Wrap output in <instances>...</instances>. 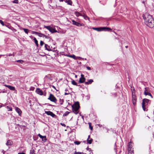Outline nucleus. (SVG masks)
<instances>
[{
  "label": "nucleus",
  "mask_w": 154,
  "mask_h": 154,
  "mask_svg": "<svg viewBox=\"0 0 154 154\" xmlns=\"http://www.w3.org/2000/svg\"><path fill=\"white\" fill-rule=\"evenodd\" d=\"M151 101L148 99L144 98L142 100V107L144 111H147L146 108L148 104H150Z\"/></svg>",
  "instance_id": "obj_1"
},
{
  "label": "nucleus",
  "mask_w": 154,
  "mask_h": 154,
  "mask_svg": "<svg viewBox=\"0 0 154 154\" xmlns=\"http://www.w3.org/2000/svg\"><path fill=\"white\" fill-rule=\"evenodd\" d=\"M80 107L79 103L78 102H76L72 106L73 112L75 114L78 113V110Z\"/></svg>",
  "instance_id": "obj_2"
},
{
  "label": "nucleus",
  "mask_w": 154,
  "mask_h": 154,
  "mask_svg": "<svg viewBox=\"0 0 154 154\" xmlns=\"http://www.w3.org/2000/svg\"><path fill=\"white\" fill-rule=\"evenodd\" d=\"M92 29L94 30H97L98 31H112V29L108 27H93Z\"/></svg>",
  "instance_id": "obj_3"
},
{
  "label": "nucleus",
  "mask_w": 154,
  "mask_h": 154,
  "mask_svg": "<svg viewBox=\"0 0 154 154\" xmlns=\"http://www.w3.org/2000/svg\"><path fill=\"white\" fill-rule=\"evenodd\" d=\"M145 24L150 28H153L154 26V20L152 18L150 17V20L145 23Z\"/></svg>",
  "instance_id": "obj_4"
},
{
  "label": "nucleus",
  "mask_w": 154,
  "mask_h": 154,
  "mask_svg": "<svg viewBox=\"0 0 154 154\" xmlns=\"http://www.w3.org/2000/svg\"><path fill=\"white\" fill-rule=\"evenodd\" d=\"M143 17L145 23L150 20V17L152 18L151 15L148 13H145L143 15Z\"/></svg>",
  "instance_id": "obj_5"
},
{
  "label": "nucleus",
  "mask_w": 154,
  "mask_h": 154,
  "mask_svg": "<svg viewBox=\"0 0 154 154\" xmlns=\"http://www.w3.org/2000/svg\"><path fill=\"white\" fill-rule=\"evenodd\" d=\"M48 99L55 103H56L57 101V100L56 97L51 94H50L49 97Z\"/></svg>",
  "instance_id": "obj_6"
},
{
  "label": "nucleus",
  "mask_w": 154,
  "mask_h": 154,
  "mask_svg": "<svg viewBox=\"0 0 154 154\" xmlns=\"http://www.w3.org/2000/svg\"><path fill=\"white\" fill-rule=\"evenodd\" d=\"M44 27L47 29L52 33L57 32V31L55 29L49 26H45Z\"/></svg>",
  "instance_id": "obj_7"
},
{
  "label": "nucleus",
  "mask_w": 154,
  "mask_h": 154,
  "mask_svg": "<svg viewBox=\"0 0 154 154\" xmlns=\"http://www.w3.org/2000/svg\"><path fill=\"white\" fill-rule=\"evenodd\" d=\"M45 113L47 115L50 116L53 118H57V116L54 114L53 112L50 111H45Z\"/></svg>",
  "instance_id": "obj_8"
},
{
  "label": "nucleus",
  "mask_w": 154,
  "mask_h": 154,
  "mask_svg": "<svg viewBox=\"0 0 154 154\" xmlns=\"http://www.w3.org/2000/svg\"><path fill=\"white\" fill-rule=\"evenodd\" d=\"M136 97L135 95L133 94V92H132V102L134 106H135L136 104Z\"/></svg>",
  "instance_id": "obj_9"
},
{
  "label": "nucleus",
  "mask_w": 154,
  "mask_h": 154,
  "mask_svg": "<svg viewBox=\"0 0 154 154\" xmlns=\"http://www.w3.org/2000/svg\"><path fill=\"white\" fill-rule=\"evenodd\" d=\"M32 33L33 34H37L39 37H45L46 38H47V36L45 35L44 34L40 33H39V32H36L32 31Z\"/></svg>",
  "instance_id": "obj_10"
},
{
  "label": "nucleus",
  "mask_w": 154,
  "mask_h": 154,
  "mask_svg": "<svg viewBox=\"0 0 154 154\" xmlns=\"http://www.w3.org/2000/svg\"><path fill=\"white\" fill-rule=\"evenodd\" d=\"M36 92L37 94L41 95H43V91L42 90L39 88H36Z\"/></svg>",
  "instance_id": "obj_11"
},
{
  "label": "nucleus",
  "mask_w": 154,
  "mask_h": 154,
  "mask_svg": "<svg viewBox=\"0 0 154 154\" xmlns=\"http://www.w3.org/2000/svg\"><path fill=\"white\" fill-rule=\"evenodd\" d=\"M72 24L73 25H76L77 26H82V24L80 23L77 22H76L74 20H72Z\"/></svg>",
  "instance_id": "obj_12"
},
{
  "label": "nucleus",
  "mask_w": 154,
  "mask_h": 154,
  "mask_svg": "<svg viewBox=\"0 0 154 154\" xmlns=\"http://www.w3.org/2000/svg\"><path fill=\"white\" fill-rule=\"evenodd\" d=\"M145 91L144 92V94L146 95V94H148V93H149L150 92V90L149 89V88L148 87H146L145 88Z\"/></svg>",
  "instance_id": "obj_13"
},
{
  "label": "nucleus",
  "mask_w": 154,
  "mask_h": 154,
  "mask_svg": "<svg viewBox=\"0 0 154 154\" xmlns=\"http://www.w3.org/2000/svg\"><path fill=\"white\" fill-rule=\"evenodd\" d=\"M15 110L17 112L19 115L20 116L22 113V111L19 108L17 107H15Z\"/></svg>",
  "instance_id": "obj_14"
},
{
  "label": "nucleus",
  "mask_w": 154,
  "mask_h": 154,
  "mask_svg": "<svg viewBox=\"0 0 154 154\" xmlns=\"http://www.w3.org/2000/svg\"><path fill=\"white\" fill-rule=\"evenodd\" d=\"M5 86L6 87H7L10 90H11L12 91H15V87H13V86H11L10 85H5Z\"/></svg>",
  "instance_id": "obj_15"
},
{
  "label": "nucleus",
  "mask_w": 154,
  "mask_h": 154,
  "mask_svg": "<svg viewBox=\"0 0 154 154\" xmlns=\"http://www.w3.org/2000/svg\"><path fill=\"white\" fill-rule=\"evenodd\" d=\"M13 144V142L11 140H8L7 142L6 143V144L7 146H11Z\"/></svg>",
  "instance_id": "obj_16"
},
{
  "label": "nucleus",
  "mask_w": 154,
  "mask_h": 154,
  "mask_svg": "<svg viewBox=\"0 0 154 154\" xmlns=\"http://www.w3.org/2000/svg\"><path fill=\"white\" fill-rule=\"evenodd\" d=\"M85 78H80L79 79V83H82L85 82Z\"/></svg>",
  "instance_id": "obj_17"
},
{
  "label": "nucleus",
  "mask_w": 154,
  "mask_h": 154,
  "mask_svg": "<svg viewBox=\"0 0 154 154\" xmlns=\"http://www.w3.org/2000/svg\"><path fill=\"white\" fill-rule=\"evenodd\" d=\"M69 57H71L75 59H76L78 58H81L80 57H76L75 55H70L69 56Z\"/></svg>",
  "instance_id": "obj_18"
},
{
  "label": "nucleus",
  "mask_w": 154,
  "mask_h": 154,
  "mask_svg": "<svg viewBox=\"0 0 154 154\" xmlns=\"http://www.w3.org/2000/svg\"><path fill=\"white\" fill-rule=\"evenodd\" d=\"M93 82V79H90L88 82H85V85H89L91 84Z\"/></svg>",
  "instance_id": "obj_19"
},
{
  "label": "nucleus",
  "mask_w": 154,
  "mask_h": 154,
  "mask_svg": "<svg viewBox=\"0 0 154 154\" xmlns=\"http://www.w3.org/2000/svg\"><path fill=\"white\" fill-rule=\"evenodd\" d=\"M45 49L49 51H50L52 50H51L50 49V47L46 44H45Z\"/></svg>",
  "instance_id": "obj_20"
},
{
  "label": "nucleus",
  "mask_w": 154,
  "mask_h": 154,
  "mask_svg": "<svg viewBox=\"0 0 154 154\" xmlns=\"http://www.w3.org/2000/svg\"><path fill=\"white\" fill-rule=\"evenodd\" d=\"M65 2L66 3H67V4L68 5H72V2L70 0H66V1H65Z\"/></svg>",
  "instance_id": "obj_21"
},
{
  "label": "nucleus",
  "mask_w": 154,
  "mask_h": 154,
  "mask_svg": "<svg viewBox=\"0 0 154 154\" xmlns=\"http://www.w3.org/2000/svg\"><path fill=\"white\" fill-rule=\"evenodd\" d=\"M131 142H130L128 144V151H131Z\"/></svg>",
  "instance_id": "obj_22"
},
{
  "label": "nucleus",
  "mask_w": 154,
  "mask_h": 154,
  "mask_svg": "<svg viewBox=\"0 0 154 154\" xmlns=\"http://www.w3.org/2000/svg\"><path fill=\"white\" fill-rule=\"evenodd\" d=\"M75 14L77 17L82 16V14H81L78 11L75 12Z\"/></svg>",
  "instance_id": "obj_23"
},
{
  "label": "nucleus",
  "mask_w": 154,
  "mask_h": 154,
  "mask_svg": "<svg viewBox=\"0 0 154 154\" xmlns=\"http://www.w3.org/2000/svg\"><path fill=\"white\" fill-rule=\"evenodd\" d=\"M87 140L88 143L89 144H91L92 143L93 139L92 138H91L90 139H87Z\"/></svg>",
  "instance_id": "obj_24"
},
{
  "label": "nucleus",
  "mask_w": 154,
  "mask_h": 154,
  "mask_svg": "<svg viewBox=\"0 0 154 154\" xmlns=\"http://www.w3.org/2000/svg\"><path fill=\"white\" fill-rule=\"evenodd\" d=\"M82 16L84 17V18L86 20H87V19H89V18L86 15H82Z\"/></svg>",
  "instance_id": "obj_25"
},
{
  "label": "nucleus",
  "mask_w": 154,
  "mask_h": 154,
  "mask_svg": "<svg viewBox=\"0 0 154 154\" xmlns=\"http://www.w3.org/2000/svg\"><path fill=\"white\" fill-rule=\"evenodd\" d=\"M47 140L46 137L45 136H44V137L42 138V140L44 142H45Z\"/></svg>",
  "instance_id": "obj_26"
},
{
  "label": "nucleus",
  "mask_w": 154,
  "mask_h": 154,
  "mask_svg": "<svg viewBox=\"0 0 154 154\" xmlns=\"http://www.w3.org/2000/svg\"><path fill=\"white\" fill-rule=\"evenodd\" d=\"M72 84L75 85H78L76 82L74 80H72L71 82Z\"/></svg>",
  "instance_id": "obj_27"
},
{
  "label": "nucleus",
  "mask_w": 154,
  "mask_h": 154,
  "mask_svg": "<svg viewBox=\"0 0 154 154\" xmlns=\"http://www.w3.org/2000/svg\"><path fill=\"white\" fill-rule=\"evenodd\" d=\"M33 40L34 41L35 43L36 44V46H38V41L35 38H34Z\"/></svg>",
  "instance_id": "obj_28"
},
{
  "label": "nucleus",
  "mask_w": 154,
  "mask_h": 154,
  "mask_svg": "<svg viewBox=\"0 0 154 154\" xmlns=\"http://www.w3.org/2000/svg\"><path fill=\"white\" fill-rule=\"evenodd\" d=\"M16 62L19 63H23L24 62V61L22 60H18L15 61Z\"/></svg>",
  "instance_id": "obj_29"
},
{
  "label": "nucleus",
  "mask_w": 154,
  "mask_h": 154,
  "mask_svg": "<svg viewBox=\"0 0 154 154\" xmlns=\"http://www.w3.org/2000/svg\"><path fill=\"white\" fill-rule=\"evenodd\" d=\"M30 154H35V151L34 149H32L30 150Z\"/></svg>",
  "instance_id": "obj_30"
},
{
  "label": "nucleus",
  "mask_w": 154,
  "mask_h": 154,
  "mask_svg": "<svg viewBox=\"0 0 154 154\" xmlns=\"http://www.w3.org/2000/svg\"><path fill=\"white\" fill-rule=\"evenodd\" d=\"M23 29L24 30L25 33L26 34H27L28 33L29 30L28 29L25 28H23Z\"/></svg>",
  "instance_id": "obj_31"
},
{
  "label": "nucleus",
  "mask_w": 154,
  "mask_h": 154,
  "mask_svg": "<svg viewBox=\"0 0 154 154\" xmlns=\"http://www.w3.org/2000/svg\"><path fill=\"white\" fill-rule=\"evenodd\" d=\"M70 112L68 111H66L63 114V116H67Z\"/></svg>",
  "instance_id": "obj_32"
},
{
  "label": "nucleus",
  "mask_w": 154,
  "mask_h": 154,
  "mask_svg": "<svg viewBox=\"0 0 154 154\" xmlns=\"http://www.w3.org/2000/svg\"><path fill=\"white\" fill-rule=\"evenodd\" d=\"M63 101L64 100L63 99H60L59 100L60 104V105L63 104Z\"/></svg>",
  "instance_id": "obj_33"
},
{
  "label": "nucleus",
  "mask_w": 154,
  "mask_h": 154,
  "mask_svg": "<svg viewBox=\"0 0 154 154\" xmlns=\"http://www.w3.org/2000/svg\"><path fill=\"white\" fill-rule=\"evenodd\" d=\"M81 143V142H79V141H75L74 142V143L75 144H76L77 145H78L79 144Z\"/></svg>",
  "instance_id": "obj_34"
},
{
  "label": "nucleus",
  "mask_w": 154,
  "mask_h": 154,
  "mask_svg": "<svg viewBox=\"0 0 154 154\" xmlns=\"http://www.w3.org/2000/svg\"><path fill=\"white\" fill-rule=\"evenodd\" d=\"M88 124L89 125V128L91 130H92L93 129V127L91 126V123L90 122L88 123Z\"/></svg>",
  "instance_id": "obj_35"
},
{
  "label": "nucleus",
  "mask_w": 154,
  "mask_h": 154,
  "mask_svg": "<svg viewBox=\"0 0 154 154\" xmlns=\"http://www.w3.org/2000/svg\"><path fill=\"white\" fill-rule=\"evenodd\" d=\"M18 0H14L13 1V3L17 4L18 3Z\"/></svg>",
  "instance_id": "obj_36"
},
{
  "label": "nucleus",
  "mask_w": 154,
  "mask_h": 154,
  "mask_svg": "<svg viewBox=\"0 0 154 154\" xmlns=\"http://www.w3.org/2000/svg\"><path fill=\"white\" fill-rule=\"evenodd\" d=\"M148 95L149 96L151 97L152 98H153V96H152L151 94L149 93H148V94H146V95Z\"/></svg>",
  "instance_id": "obj_37"
},
{
  "label": "nucleus",
  "mask_w": 154,
  "mask_h": 154,
  "mask_svg": "<svg viewBox=\"0 0 154 154\" xmlns=\"http://www.w3.org/2000/svg\"><path fill=\"white\" fill-rule=\"evenodd\" d=\"M82 153H83V152H75L74 153V154H82Z\"/></svg>",
  "instance_id": "obj_38"
},
{
  "label": "nucleus",
  "mask_w": 154,
  "mask_h": 154,
  "mask_svg": "<svg viewBox=\"0 0 154 154\" xmlns=\"http://www.w3.org/2000/svg\"><path fill=\"white\" fill-rule=\"evenodd\" d=\"M44 42H43L42 41H41L40 42V45L42 46L43 44H44Z\"/></svg>",
  "instance_id": "obj_39"
},
{
  "label": "nucleus",
  "mask_w": 154,
  "mask_h": 154,
  "mask_svg": "<svg viewBox=\"0 0 154 154\" xmlns=\"http://www.w3.org/2000/svg\"><path fill=\"white\" fill-rule=\"evenodd\" d=\"M38 136L41 139L42 138L44 137V136H42V135H41L40 134H38Z\"/></svg>",
  "instance_id": "obj_40"
},
{
  "label": "nucleus",
  "mask_w": 154,
  "mask_h": 154,
  "mask_svg": "<svg viewBox=\"0 0 154 154\" xmlns=\"http://www.w3.org/2000/svg\"><path fill=\"white\" fill-rule=\"evenodd\" d=\"M0 23H1V24L2 26H4V24L3 22L2 21V20H0Z\"/></svg>",
  "instance_id": "obj_41"
},
{
  "label": "nucleus",
  "mask_w": 154,
  "mask_h": 154,
  "mask_svg": "<svg viewBox=\"0 0 154 154\" xmlns=\"http://www.w3.org/2000/svg\"><path fill=\"white\" fill-rule=\"evenodd\" d=\"M133 150H131V151H128V154H134V152H133Z\"/></svg>",
  "instance_id": "obj_42"
},
{
  "label": "nucleus",
  "mask_w": 154,
  "mask_h": 154,
  "mask_svg": "<svg viewBox=\"0 0 154 154\" xmlns=\"http://www.w3.org/2000/svg\"><path fill=\"white\" fill-rule=\"evenodd\" d=\"M60 125L63 126H64V127L66 126V125L62 123H60Z\"/></svg>",
  "instance_id": "obj_43"
},
{
  "label": "nucleus",
  "mask_w": 154,
  "mask_h": 154,
  "mask_svg": "<svg viewBox=\"0 0 154 154\" xmlns=\"http://www.w3.org/2000/svg\"><path fill=\"white\" fill-rule=\"evenodd\" d=\"M87 69L88 70H91V68L89 66H87Z\"/></svg>",
  "instance_id": "obj_44"
},
{
  "label": "nucleus",
  "mask_w": 154,
  "mask_h": 154,
  "mask_svg": "<svg viewBox=\"0 0 154 154\" xmlns=\"http://www.w3.org/2000/svg\"><path fill=\"white\" fill-rule=\"evenodd\" d=\"M86 149L88 150H89V151L91 150V149L90 148H89L88 147Z\"/></svg>",
  "instance_id": "obj_45"
},
{
  "label": "nucleus",
  "mask_w": 154,
  "mask_h": 154,
  "mask_svg": "<svg viewBox=\"0 0 154 154\" xmlns=\"http://www.w3.org/2000/svg\"><path fill=\"white\" fill-rule=\"evenodd\" d=\"M132 92H133V93H135V90L134 88V89L132 91ZM135 95V94H134Z\"/></svg>",
  "instance_id": "obj_46"
},
{
  "label": "nucleus",
  "mask_w": 154,
  "mask_h": 154,
  "mask_svg": "<svg viewBox=\"0 0 154 154\" xmlns=\"http://www.w3.org/2000/svg\"><path fill=\"white\" fill-rule=\"evenodd\" d=\"M7 56H14L13 54H10L8 55H7Z\"/></svg>",
  "instance_id": "obj_47"
},
{
  "label": "nucleus",
  "mask_w": 154,
  "mask_h": 154,
  "mask_svg": "<svg viewBox=\"0 0 154 154\" xmlns=\"http://www.w3.org/2000/svg\"><path fill=\"white\" fill-rule=\"evenodd\" d=\"M81 78H84V75L82 74L81 75Z\"/></svg>",
  "instance_id": "obj_48"
},
{
  "label": "nucleus",
  "mask_w": 154,
  "mask_h": 154,
  "mask_svg": "<svg viewBox=\"0 0 154 154\" xmlns=\"http://www.w3.org/2000/svg\"><path fill=\"white\" fill-rule=\"evenodd\" d=\"M18 154H25V153L23 152H19L18 153Z\"/></svg>",
  "instance_id": "obj_49"
},
{
  "label": "nucleus",
  "mask_w": 154,
  "mask_h": 154,
  "mask_svg": "<svg viewBox=\"0 0 154 154\" xmlns=\"http://www.w3.org/2000/svg\"><path fill=\"white\" fill-rule=\"evenodd\" d=\"M69 94V93H67L66 92H65V93H64V95H68Z\"/></svg>",
  "instance_id": "obj_50"
},
{
  "label": "nucleus",
  "mask_w": 154,
  "mask_h": 154,
  "mask_svg": "<svg viewBox=\"0 0 154 154\" xmlns=\"http://www.w3.org/2000/svg\"><path fill=\"white\" fill-rule=\"evenodd\" d=\"M45 104H48L49 106H52V105L50 104H48V103L46 104V103Z\"/></svg>",
  "instance_id": "obj_51"
},
{
  "label": "nucleus",
  "mask_w": 154,
  "mask_h": 154,
  "mask_svg": "<svg viewBox=\"0 0 154 154\" xmlns=\"http://www.w3.org/2000/svg\"><path fill=\"white\" fill-rule=\"evenodd\" d=\"M12 108H9V111H12Z\"/></svg>",
  "instance_id": "obj_52"
},
{
  "label": "nucleus",
  "mask_w": 154,
  "mask_h": 154,
  "mask_svg": "<svg viewBox=\"0 0 154 154\" xmlns=\"http://www.w3.org/2000/svg\"><path fill=\"white\" fill-rule=\"evenodd\" d=\"M52 87H53L54 88V89H56V88H55V87L53 85V86H52Z\"/></svg>",
  "instance_id": "obj_53"
},
{
  "label": "nucleus",
  "mask_w": 154,
  "mask_h": 154,
  "mask_svg": "<svg viewBox=\"0 0 154 154\" xmlns=\"http://www.w3.org/2000/svg\"><path fill=\"white\" fill-rule=\"evenodd\" d=\"M91 138H90V135H89L88 136V139H90Z\"/></svg>",
  "instance_id": "obj_54"
},
{
  "label": "nucleus",
  "mask_w": 154,
  "mask_h": 154,
  "mask_svg": "<svg viewBox=\"0 0 154 154\" xmlns=\"http://www.w3.org/2000/svg\"><path fill=\"white\" fill-rule=\"evenodd\" d=\"M59 0L60 2H63V0Z\"/></svg>",
  "instance_id": "obj_55"
},
{
  "label": "nucleus",
  "mask_w": 154,
  "mask_h": 154,
  "mask_svg": "<svg viewBox=\"0 0 154 154\" xmlns=\"http://www.w3.org/2000/svg\"><path fill=\"white\" fill-rule=\"evenodd\" d=\"M4 55H0V58L1 57V56H4Z\"/></svg>",
  "instance_id": "obj_56"
},
{
  "label": "nucleus",
  "mask_w": 154,
  "mask_h": 154,
  "mask_svg": "<svg viewBox=\"0 0 154 154\" xmlns=\"http://www.w3.org/2000/svg\"><path fill=\"white\" fill-rule=\"evenodd\" d=\"M2 103H0V106H2Z\"/></svg>",
  "instance_id": "obj_57"
},
{
  "label": "nucleus",
  "mask_w": 154,
  "mask_h": 154,
  "mask_svg": "<svg viewBox=\"0 0 154 154\" xmlns=\"http://www.w3.org/2000/svg\"><path fill=\"white\" fill-rule=\"evenodd\" d=\"M125 47L126 48H128V46H125Z\"/></svg>",
  "instance_id": "obj_58"
},
{
  "label": "nucleus",
  "mask_w": 154,
  "mask_h": 154,
  "mask_svg": "<svg viewBox=\"0 0 154 154\" xmlns=\"http://www.w3.org/2000/svg\"><path fill=\"white\" fill-rule=\"evenodd\" d=\"M68 91V90L66 89H65V91Z\"/></svg>",
  "instance_id": "obj_59"
},
{
  "label": "nucleus",
  "mask_w": 154,
  "mask_h": 154,
  "mask_svg": "<svg viewBox=\"0 0 154 154\" xmlns=\"http://www.w3.org/2000/svg\"><path fill=\"white\" fill-rule=\"evenodd\" d=\"M75 77L76 78V77H77V75H75Z\"/></svg>",
  "instance_id": "obj_60"
},
{
  "label": "nucleus",
  "mask_w": 154,
  "mask_h": 154,
  "mask_svg": "<svg viewBox=\"0 0 154 154\" xmlns=\"http://www.w3.org/2000/svg\"><path fill=\"white\" fill-rule=\"evenodd\" d=\"M77 86H79L80 85H76Z\"/></svg>",
  "instance_id": "obj_61"
},
{
  "label": "nucleus",
  "mask_w": 154,
  "mask_h": 154,
  "mask_svg": "<svg viewBox=\"0 0 154 154\" xmlns=\"http://www.w3.org/2000/svg\"><path fill=\"white\" fill-rule=\"evenodd\" d=\"M2 106H0V108H1Z\"/></svg>",
  "instance_id": "obj_62"
},
{
  "label": "nucleus",
  "mask_w": 154,
  "mask_h": 154,
  "mask_svg": "<svg viewBox=\"0 0 154 154\" xmlns=\"http://www.w3.org/2000/svg\"><path fill=\"white\" fill-rule=\"evenodd\" d=\"M85 60H86V58H85Z\"/></svg>",
  "instance_id": "obj_63"
}]
</instances>
